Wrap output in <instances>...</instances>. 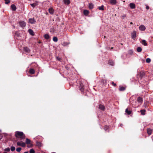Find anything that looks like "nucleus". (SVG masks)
I'll list each match as a JSON object with an SVG mask.
<instances>
[{
  "instance_id": "obj_1",
  "label": "nucleus",
  "mask_w": 153,
  "mask_h": 153,
  "mask_svg": "<svg viewBox=\"0 0 153 153\" xmlns=\"http://www.w3.org/2000/svg\"><path fill=\"white\" fill-rule=\"evenodd\" d=\"M25 143L27 144V147L28 148H31L33 146L32 142L27 138L26 139Z\"/></svg>"
},
{
  "instance_id": "obj_2",
  "label": "nucleus",
  "mask_w": 153,
  "mask_h": 153,
  "mask_svg": "<svg viewBox=\"0 0 153 153\" xmlns=\"http://www.w3.org/2000/svg\"><path fill=\"white\" fill-rule=\"evenodd\" d=\"M14 37L15 39L19 40V33L18 31H15Z\"/></svg>"
},
{
  "instance_id": "obj_3",
  "label": "nucleus",
  "mask_w": 153,
  "mask_h": 153,
  "mask_svg": "<svg viewBox=\"0 0 153 153\" xmlns=\"http://www.w3.org/2000/svg\"><path fill=\"white\" fill-rule=\"evenodd\" d=\"M29 22L31 24H34L36 22V21L34 18H30L29 19Z\"/></svg>"
},
{
  "instance_id": "obj_4",
  "label": "nucleus",
  "mask_w": 153,
  "mask_h": 153,
  "mask_svg": "<svg viewBox=\"0 0 153 153\" xmlns=\"http://www.w3.org/2000/svg\"><path fill=\"white\" fill-rule=\"evenodd\" d=\"M131 38L132 39H134L136 38V31L134 30L131 34Z\"/></svg>"
},
{
  "instance_id": "obj_5",
  "label": "nucleus",
  "mask_w": 153,
  "mask_h": 153,
  "mask_svg": "<svg viewBox=\"0 0 153 153\" xmlns=\"http://www.w3.org/2000/svg\"><path fill=\"white\" fill-rule=\"evenodd\" d=\"M26 25V23L25 22L23 21H20V26L22 27H25Z\"/></svg>"
},
{
  "instance_id": "obj_6",
  "label": "nucleus",
  "mask_w": 153,
  "mask_h": 153,
  "mask_svg": "<svg viewBox=\"0 0 153 153\" xmlns=\"http://www.w3.org/2000/svg\"><path fill=\"white\" fill-rule=\"evenodd\" d=\"M25 137V136L23 132H20V138L24 139Z\"/></svg>"
},
{
  "instance_id": "obj_7",
  "label": "nucleus",
  "mask_w": 153,
  "mask_h": 153,
  "mask_svg": "<svg viewBox=\"0 0 153 153\" xmlns=\"http://www.w3.org/2000/svg\"><path fill=\"white\" fill-rule=\"evenodd\" d=\"M140 30L141 31H144L146 29V27L144 25H141L139 27Z\"/></svg>"
},
{
  "instance_id": "obj_8",
  "label": "nucleus",
  "mask_w": 153,
  "mask_h": 153,
  "mask_svg": "<svg viewBox=\"0 0 153 153\" xmlns=\"http://www.w3.org/2000/svg\"><path fill=\"white\" fill-rule=\"evenodd\" d=\"M137 101L140 104H141L143 102V100L140 97H138L137 99Z\"/></svg>"
},
{
  "instance_id": "obj_9",
  "label": "nucleus",
  "mask_w": 153,
  "mask_h": 153,
  "mask_svg": "<svg viewBox=\"0 0 153 153\" xmlns=\"http://www.w3.org/2000/svg\"><path fill=\"white\" fill-rule=\"evenodd\" d=\"M129 6L131 9H134L135 8V5L133 3H130L129 4Z\"/></svg>"
},
{
  "instance_id": "obj_10",
  "label": "nucleus",
  "mask_w": 153,
  "mask_h": 153,
  "mask_svg": "<svg viewBox=\"0 0 153 153\" xmlns=\"http://www.w3.org/2000/svg\"><path fill=\"white\" fill-rule=\"evenodd\" d=\"M49 12L51 14H53L54 13V10L51 7L48 9Z\"/></svg>"
},
{
  "instance_id": "obj_11",
  "label": "nucleus",
  "mask_w": 153,
  "mask_h": 153,
  "mask_svg": "<svg viewBox=\"0 0 153 153\" xmlns=\"http://www.w3.org/2000/svg\"><path fill=\"white\" fill-rule=\"evenodd\" d=\"M110 2L112 5H115L117 3V1L116 0H110Z\"/></svg>"
},
{
  "instance_id": "obj_12",
  "label": "nucleus",
  "mask_w": 153,
  "mask_h": 153,
  "mask_svg": "<svg viewBox=\"0 0 153 153\" xmlns=\"http://www.w3.org/2000/svg\"><path fill=\"white\" fill-rule=\"evenodd\" d=\"M24 51L26 53H29L30 52V50L29 48L27 47H25L24 48Z\"/></svg>"
},
{
  "instance_id": "obj_13",
  "label": "nucleus",
  "mask_w": 153,
  "mask_h": 153,
  "mask_svg": "<svg viewBox=\"0 0 153 153\" xmlns=\"http://www.w3.org/2000/svg\"><path fill=\"white\" fill-rule=\"evenodd\" d=\"M28 31L29 33L32 36H34V32L31 29H29L28 30Z\"/></svg>"
},
{
  "instance_id": "obj_14",
  "label": "nucleus",
  "mask_w": 153,
  "mask_h": 153,
  "mask_svg": "<svg viewBox=\"0 0 153 153\" xmlns=\"http://www.w3.org/2000/svg\"><path fill=\"white\" fill-rule=\"evenodd\" d=\"M11 9L13 11L16 10V6H15V5H14L13 4L11 5Z\"/></svg>"
},
{
  "instance_id": "obj_15",
  "label": "nucleus",
  "mask_w": 153,
  "mask_h": 153,
  "mask_svg": "<svg viewBox=\"0 0 153 153\" xmlns=\"http://www.w3.org/2000/svg\"><path fill=\"white\" fill-rule=\"evenodd\" d=\"M63 1L64 4H66L68 5L70 3L69 0H63Z\"/></svg>"
},
{
  "instance_id": "obj_16",
  "label": "nucleus",
  "mask_w": 153,
  "mask_h": 153,
  "mask_svg": "<svg viewBox=\"0 0 153 153\" xmlns=\"http://www.w3.org/2000/svg\"><path fill=\"white\" fill-rule=\"evenodd\" d=\"M44 37L46 39H49L50 38V36H49V35L47 34H45L44 35Z\"/></svg>"
},
{
  "instance_id": "obj_17",
  "label": "nucleus",
  "mask_w": 153,
  "mask_h": 153,
  "mask_svg": "<svg viewBox=\"0 0 153 153\" xmlns=\"http://www.w3.org/2000/svg\"><path fill=\"white\" fill-rule=\"evenodd\" d=\"M99 108L102 110L104 111L105 109L104 106L102 105H99Z\"/></svg>"
},
{
  "instance_id": "obj_18",
  "label": "nucleus",
  "mask_w": 153,
  "mask_h": 153,
  "mask_svg": "<svg viewBox=\"0 0 153 153\" xmlns=\"http://www.w3.org/2000/svg\"><path fill=\"white\" fill-rule=\"evenodd\" d=\"M108 64L112 66L114 65V62L111 60H109L108 62Z\"/></svg>"
},
{
  "instance_id": "obj_19",
  "label": "nucleus",
  "mask_w": 153,
  "mask_h": 153,
  "mask_svg": "<svg viewBox=\"0 0 153 153\" xmlns=\"http://www.w3.org/2000/svg\"><path fill=\"white\" fill-rule=\"evenodd\" d=\"M94 7V5L92 3H90L89 4V9H91Z\"/></svg>"
},
{
  "instance_id": "obj_20",
  "label": "nucleus",
  "mask_w": 153,
  "mask_h": 153,
  "mask_svg": "<svg viewBox=\"0 0 153 153\" xmlns=\"http://www.w3.org/2000/svg\"><path fill=\"white\" fill-rule=\"evenodd\" d=\"M141 43L144 46H146L147 45V43L146 41L145 40H143L142 41Z\"/></svg>"
},
{
  "instance_id": "obj_21",
  "label": "nucleus",
  "mask_w": 153,
  "mask_h": 153,
  "mask_svg": "<svg viewBox=\"0 0 153 153\" xmlns=\"http://www.w3.org/2000/svg\"><path fill=\"white\" fill-rule=\"evenodd\" d=\"M141 114L142 115H144L145 114V112L146 111V110H141L140 111Z\"/></svg>"
},
{
  "instance_id": "obj_22",
  "label": "nucleus",
  "mask_w": 153,
  "mask_h": 153,
  "mask_svg": "<svg viewBox=\"0 0 153 153\" xmlns=\"http://www.w3.org/2000/svg\"><path fill=\"white\" fill-rule=\"evenodd\" d=\"M30 4L31 6L33 8L35 7L36 6H37L38 5L37 2L34 3L33 4Z\"/></svg>"
},
{
  "instance_id": "obj_23",
  "label": "nucleus",
  "mask_w": 153,
  "mask_h": 153,
  "mask_svg": "<svg viewBox=\"0 0 153 153\" xmlns=\"http://www.w3.org/2000/svg\"><path fill=\"white\" fill-rule=\"evenodd\" d=\"M20 146L25 147L26 146V143L24 142H20Z\"/></svg>"
},
{
  "instance_id": "obj_24",
  "label": "nucleus",
  "mask_w": 153,
  "mask_h": 153,
  "mask_svg": "<svg viewBox=\"0 0 153 153\" xmlns=\"http://www.w3.org/2000/svg\"><path fill=\"white\" fill-rule=\"evenodd\" d=\"M137 52H140L142 51V49L140 47H138L137 48Z\"/></svg>"
},
{
  "instance_id": "obj_25",
  "label": "nucleus",
  "mask_w": 153,
  "mask_h": 153,
  "mask_svg": "<svg viewBox=\"0 0 153 153\" xmlns=\"http://www.w3.org/2000/svg\"><path fill=\"white\" fill-rule=\"evenodd\" d=\"M125 111L128 114H130L131 112V111H128V108L126 109Z\"/></svg>"
},
{
  "instance_id": "obj_26",
  "label": "nucleus",
  "mask_w": 153,
  "mask_h": 153,
  "mask_svg": "<svg viewBox=\"0 0 153 153\" xmlns=\"http://www.w3.org/2000/svg\"><path fill=\"white\" fill-rule=\"evenodd\" d=\"M83 13L84 15H87L88 14L89 12L87 10H84L83 11Z\"/></svg>"
},
{
  "instance_id": "obj_27",
  "label": "nucleus",
  "mask_w": 153,
  "mask_h": 153,
  "mask_svg": "<svg viewBox=\"0 0 153 153\" xmlns=\"http://www.w3.org/2000/svg\"><path fill=\"white\" fill-rule=\"evenodd\" d=\"M152 130L150 129H147L148 134L149 135H151L152 132Z\"/></svg>"
},
{
  "instance_id": "obj_28",
  "label": "nucleus",
  "mask_w": 153,
  "mask_h": 153,
  "mask_svg": "<svg viewBox=\"0 0 153 153\" xmlns=\"http://www.w3.org/2000/svg\"><path fill=\"white\" fill-rule=\"evenodd\" d=\"M104 7L103 5H102L101 6L99 7L98 8L100 10H104Z\"/></svg>"
},
{
  "instance_id": "obj_29",
  "label": "nucleus",
  "mask_w": 153,
  "mask_h": 153,
  "mask_svg": "<svg viewBox=\"0 0 153 153\" xmlns=\"http://www.w3.org/2000/svg\"><path fill=\"white\" fill-rule=\"evenodd\" d=\"M125 89V88L123 87H120V88H119V90L120 91H123Z\"/></svg>"
},
{
  "instance_id": "obj_30",
  "label": "nucleus",
  "mask_w": 153,
  "mask_h": 153,
  "mask_svg": "<svg viewBox=\"0 0 153 153\" xmlns=\"http://www.w3.org/2000/svg\"><path fill=\"white\" fill-rule=\"evenodd\" d=\"M30 74H33L34 73V70L33 69H30Z\"/></svg>"
},
{
  "instance_id": "obj_31",
  "label": "nucleus",
  "mask_w": 153,
  "mask_h": 153,
  "mask_svg": "<svg viewBox=\"0 0 153 153\" xmlns=\"http://www.w3.org/2000/svg\"><path fill=\"white\" fill-rule=\"evenodd\" d=\"M53 41L55 42L58 41V38L56 37H54L53 39Z\"/></svg>"
},
{
  "instance_id": "obj_32",
  "label": "nucleus",
  "mask_w": 153,
  "mask_h": 153,
  "mask_svg": "<svg viewBox=\"0 0 153 153\" xmlns=\"http://www.w3.org/2000/svg\"><path fill=\"white\" fill-rule=\"evenodd\" d=\"M36 145L37 146L40 147L41 146V143L39 142H36Z\"/></svg>"
},
{
  "instance_id": "obj_33",
  "label": "nucleus",
  "mask_w": 153,
  "mask_h": 153,
  "mask_svg": "<svg viewBox=\"0 0 153 153\" xmlns=\"http://www.w3.org/2000/svg\"><path fill=\"white\" fill-rule=\"evenodd\" d=\"M151 60L149 58H147L146 60V62L147 63H149L151 62Z\"/></svg>"
},
{
  "instance_id": "obj_34",
  "label": "nucleus",
  "mask_w": 153,
  "mask_h": 153,
  "mask_svg": "<svg viewBox=\"0 0 153 153\" xmlns=\"http://www.w3.org/2000/svg\"><path fill=\"white\" fill-rule=\"evenodd\" d=\"M5 1V3L6 4H8L10 2V0H4Z\"/></svg>"
},
{
  "instance_id": "obj_35",
  "label": "nucleus",
  "mask_w": 153,
  "mask_h": 153,
  "mask_svg": "<svg viewBox=\"0 0 153 153\" xmlns=\"http://www.w3.org/2000/svg\"><path fill=\"white\" fill-rule=\"evenodd\" d=\"M56 59H57V60H58L59 61H60V62L61 61V60L62 59L59 56H57L56 57Z\"/></svg>"
},
{
  "instance_id": "obj_36",
  "label": "nucleus",
  "mask_w": 153,
  "mask_h": 153,
  "mask_svg": "<svg viewBox=\"0 0 153 153\" xmlns=\"http://www.w3.org/2000/svg\"><path fill=\"white\" fill-rule=\"evenodd\" d=\"M30 153H35V151L33 149H31L30 151Z\"/></svg>"
},
{
  "instance_id": "obj_37",
  "label": "nucleus",
  "mask_w": 153,
  "mask_h": 153,
  "mask_svg": "<svg viewBox=\"0 0 153 153\" xmlns=\"http://www.w3.org/2000/svg\"><path fill=\"white\" fill-rule=\"evenodd\" d=\"M15 136L16 137H18L19 136V131H17L15 134Z\"/></svg>"
},
{
  "instance_id": "obj_38",
  "label": "nucleus",
  "mask_w": 153,
  "mask_h": 153,
  "mask_svg": "<svg viewBox=\"0 0 153 153\" xmlns=\"http://www.w3.org/2000/svg\"><path fill=\"white\" fill-rule=\"evenodd\" d=\"M15 147L14 146H12L11 147L10 149L11 150L13 151L15 150Z\"/></svg>"
},
{
  "instance_id": "obj_39",
  "label": "nucleus",
  "mask_w": 153,
  "mask_h": 153,
  "mask_svg": "<svg viewBox=\"0 0 153 153\" xmlns=\"http://www.w3.org/2000/svg\"><path fill=\"white\" fill-rule=\"evenodd\" d=\"M126 17V14H123L121 16V17L122 18V19H124Z\"/></svg>"
},
{
  "instance_id": "obj_40",
  "label": "nucleus",
  "mask_w": 153,
  "mask_h": 153,
  "mask_svg": "<svg viewBox=\"0 0 153 153\" xmlns=\"http://www.w3.org/2000/svg\"><path fill=\"white\" fill-rule=\"evenodd\" d=\"M4 150L6 151L9 152L10 151V149L9 148H7L5 149Z\"/></svg>"
},
{
  "instance_id": "obj_41",
  "label": "nucleus",
  "mask_w": 153,
  "mask_h": 153,
  "mask_svg": "<svg viewBox=\"0 0 153 153\" xmlns=\"http://www.w3.org/2000/svg\"><path fill=\"white\" fill-rule=\"evenodd\" d=\"M108 127L107 126H105V131H106V130L107 129H108Z\"/></svg>"
},
{
  "instance_id": "obj_42",
  "label": "nucleus",
  "mask_w": 153,
  "mask_h": 153,
  "mask_svg": "<svg viewBox=\"0 0 153 153\" xmlns=\"http://www.w3.org/2000/svg\"><path fill=\"white\" fill-rule=\"evenodd\" d=\"M146 9H147V10H149V6H146Z\"/></svg>"
},
{
  "instance_id": "obj_43",
  "label": "nucleus",
  "mask_w": 153,
  "mask_h": 153,
  "mask_svg": "<svg viewBox=\"0 0 153 153\" xmlns=\"http://www.w3.org/2000/svg\"><path fill=\"white\" fill-rule=\"evenodd\" d=\"M16 151H17L18 152H19V147L17 148L16 149Z\"/></svg>"
},
{
  "instance_id": "obj_44",
  "label": "nucleus",
  "mask_w": 153,
  "mask_h": 153,
  "mask_svg": "<svg viewBox=\"0 0 153 153\" xmlns=\"http://www.w3.org/2000/svg\"><path fill=\"white\" fill-rule=\"evenodd\" d=\"M112 84L114 86H115L116 85V84H114L113 82H112Z\"/></svg>"
},
{
  "instance_id": "obj_45",
  "label": "nucleus",
  "mask_w": 153,
  "mask_h": 153,
  "mask_svg": "<svg viewBox=\"0 0 153 153\" xmlns=\"http://www.w3.org/2000/svg\"><path fill=\"white\" fill-rule=\"evenodd\" d=\"M34 66H35V67H36L37 65L36 63L34 64Z\"/></svg>"
},
{
  "instance_id": "obj_46",
  "label": "nucleus",
  "mask_w": 153,
  "mask_h": 153,
  "mask_svg": "<svg viewBox=\"0 0 153 153\" xmlns=\"http://www.w3.org/2000/svg\"><path fill=\"white\" fill-rule=\"evenodd\" d=\"M81 91H84V90L83 88H81Z\"/></svg>"
},
{
  "instance_id": "obj_47",
  "label": "nucleus",
  "mask_w": 153,
  "mask_h": 153,
  "mask_svg": "<svg viewBox=\"0 0 153 153\" xmlns=\"http://www.w3.org/2000/svg\"><path fill=\"white\" fill-rule=\"evenodd\" d=\"M17 145L18 146H19V142H17Z\"/></svg>"
},
{
  "instance_id": "obj_48",
  "label": "nucleus",
  "mask_w": 153,
  "mask_h": 153,
  "mask_svg": "<svg viewBox=\"0 0 153 153\" xmlns=\"http://www.w3.org/2000/svg\"><path fill=\"white\" fill-rule=\"evenodd\" d=\"M130 24H131V25L133 24V23L132 22H130Z\"/></svg>"
},
{
  "instance_id": "obj_49",
  "label": "nucleus",
  "mask_w": 153,
  "mask_h": 153,
  "mask_svg": "<svg viewBox=\"0 0 153 153\" xmlns=\"http://www.w3.org/2000/svg\"><path fill=\"white\" fill-rule=\"evenodd\" d=\"M24 153H28V152H24Z\"/></svg>"
},
{
  "instance_id": "obj_50",
  "label": "nucleus",
  "mask_w": 153,
  "mask_h": 153,
  "mask_svg": "<svg viewBox=\"0 0 153 153\" xmlns=\"http://www.w3.org/2000/svg\"><path fill=\"white\" fill-rule=\"evenodd\" d=\"M113 48H113V47H111V49H113Z\"/></svg>"
},
{
  "instance_id": "obj_51",
  "label": "nucleus",
  "mask_w": 153,
  "mask_h": 153,
  "mask_svg": "<svg viewBox=\"0 0 153 153\" xmlns=\"http://www.w3.org/2000/svg\"><path fill=\"white\" fill-rule=\"evenodd\" d=\"M41 43V42H39V43Z\"/></svg>"
},
{
  "instance_id": "obj_52",
  "label": "nucleus",
  "mask_w": 153,
  "mask_h": 153,
  "mask_svg": "<svg viewBox=\"0 0 153 153\" xmlns=\"http://www.w3.org/2000/svg\"><path fill=\"white\" fill-rule=\"evenodd\" d=\"M21 150V148H20V151Z\"/></svg>"
},
{
  "instance_id": "obj_53",
  "label": "nucleus",
  "mask_w": 153,
  "mask_h": 153,
  "mask_svg": "<svg viewBox=\"0 0 153 153\" xmlns=\"http://www.w3.org/2000/svg\"><path fill=\"white\" fill-rule=\"evenodd\" d=\"M4 153H7V152H4Z\"/></svg>"
},
{
  "instance_id": "obj_54",
  "label": "nucleus",
  "mask_w": 153,
  "mask_h": 153,
  "mask_svg": "<svg viewBox=\"0 0 153 153\" xmlns=\"http://www.w3.org/2000/svg\"><path fill=\"white\" fill-rule=\"evenodd\" d=\"M52 153H56L53 152H52Z\"/></svg>"
},
{
  "instance_id": "obj_55",
  "label": "nucleus",
  "mask_w": 153,
  "mask_h": 153,
  "mask_svg": "<svg viewBox=\"0 0 153 153\" xmlns=\"http://www.w3.org/2000/svg\"><path fill=\"white\" fill-rule=\"evenodd\" d=\"M131 51V52L132 53H133L132 51Z\"/></svg>"
},
{
  "instance_id": "obj_56",
  "label": "nucleus",
  "mask_w": 153,
  "mask_h": 153,
  "mask_svg": "<svg viewBox=\"0 0 153 153\" xmlns=\"http://www.w3.org/2000/svg\"><path fill=\"white\" fill-rule=\"evenodd\" d=\"M136 105V104L134 105Z\"/></svg>"
},
{
  "instance_id": "obj_57",
  "label": "nucleus",
  "mask_w": 153,
  "mask_h": 153,
  "mask_svg": "<svg viewBox=\"0 0 153 153\" xmlns=\"http://www.w3.org/2000/svg\"><path fill=\"white\" fill-rule=\"evenodd\" d=\"M120 126H122V124H121V125H120Z\"/></svg>"
},
{
  "instance_id": "obj_58",
  "label": "nucleus",
  "mask_w": 153,
  "mask_h": 153,
  "mask_svg": "<svg viewBox=\"0 0 153 153\" xmlns=\"http://www.w3.org/2000/svg\"><path fill=\"white\" fill-rule=\"evenodd\" d=\"M44 153H46L44 152Z\"/></svg>"
}]
</instances>
